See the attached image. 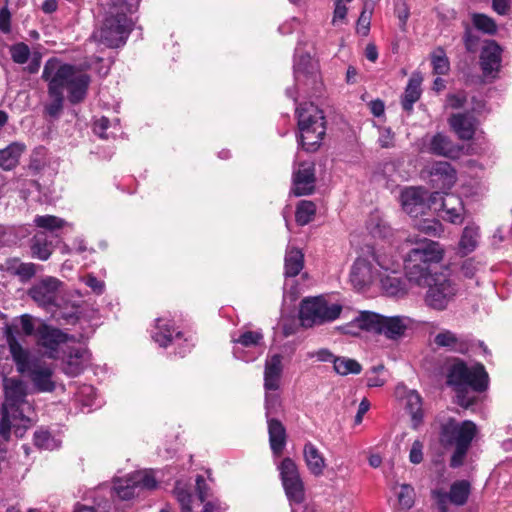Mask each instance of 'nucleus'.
Returning a JSON list of instances; mask_svg holds the SVG:
<instances>
[{
  "label": "nucleus",
  "mask_w": 512,
  "mask_h": 512,
  "mask_svg": "<svg viewBox=\"0 0 512 512\" xmlns=\"http://www.w3.org/2000/svg\"><path fill=\"white\" fill-rule=\"evenodd\" d=\"M288 499L294 503H301L304 500V485L301 478L283 485Z\"/></svg>",
  "instance_id": "58836bf2"
},
{
  "label": "nucleus",
  "mask_w": 512,
  "mask_h": 512,
  "mask_svg": "<svg viewBox=\"0 0 512 512\" xmlns=\"http://www.w3.org/2000/svg\"><path fill=\"white\" fill-rule=\"evenodd\" d=\"M8 345L17 371L27 374L37 391L52 392L55 390V382L52 380L54 374L52 365L31 355L29 350L23 348L13 336L8 338Z\"/></svg>",
  "instance_id": "423d86ee"
},
{
  "label": "nucleus",
  "mask_w": 512,
  "mask_h": 512,
  "mask_svg": "<svg viewBox=\"0 0 512 512\" xmlns=\"http://www.w3.org/2000/svg\"><path fill=\"white\" fill-rule=\"evenodd\" d=\"M400 198L403 210L411 217L418 218L431 209L437 210L440 193H430L422 187H408L402 191Z\"/></svg>",
  "instance_id": "9b49d317"
},
{
  "label": "nucleus",
  "mask_w": 512,
  "mask_h": 512,
  "mask_svg": "<svg viewBox=\"0 0 512 512\" xmlns=\"http://www.w3.org/2000/svg\"><path fill=\"white\" fill-rule=\"evenodd\" d=\"M428 288L425 302L428 306L443 310L457 292L456 285L447 274L439 272L426 286Z\"/></svg>",
  "instance_id": "f8f14e48"
},
{
  "label": "nucleus",
  "mask_w": 512,
  "mask_h": 512,
  "mask_svg": "<svg viewBox=\"0 0 512 512\" xmlns=\"http://www.w3.org/2000/svg\"><path fill=\"white\" fill-rule=\"evenodd\" d=\"M136 486L133 485L131 479L127 481L126 485L118 484L115 486V491L118 497L122 500H129L135 495Z\"/></svg>",
  "instance_id": "6e6d98bb"
},
{
  "label": "nucleus",
  "mask_w": 512,
  "mask_h": 512,
  "mask_svg": "<svg viewBox=\"0 0 512 512\" xmlns=\"http://www.w3.org/2000/svg\"><path fill=\"white\" fill-rule=\"evenodd\" d=\"M267 424L271 450L275 455H280L286 445V429L284 425L275 418H268Z\"/></svg>",
  "instance_id": "393cba45"
},
{
  "label": "nucleus",
  "mask_w": 512,
  "mask_h": 512,
  "mask_svg": "<svg viewBox=\"0 0 512 512\" xmlns=\"http://www.w3.org/2000/svg\"><path fill=\"white\" fill-rule=\"evenodd\" d=\"M84 283L90 287L96 294H102L105 288L103 281L97 279L94 275L89 274L84 279Z\"/></svg>",
  "instance_id": "680f3d73"
},
{
  "label": "nucleus",
  "mask_w": 512,
  "mask_h": 512,
  "mask_svg": "<svg viewBox=\"0 0 512 512\" xmlns=\"http://www.w3.org/2000/svg\"><path fill=\"white\" fill-rule=\"evenodd\" d=\"M341 311V305L330 304L323 297H314L301 302L299 318L301 325L309 328L337 319Z\"/></svg>",
  "instance_id": "9d476101"
},
{
  "label": "nucleus",
  "mask_w": 512,
  "mask_h": 512,
  "mask_svg": "<svg viewBox=\"0 0 512 512\" xmlns=\"http://www.w3.org/2000/svg\"><path fill=\"white\" fill-rule=\"evenodd\" d=\"M474 26L487 34H494L497 31L495 21L485 14H474L472 17Z\"/></svg>",
  "instance_id": "c03bdc74"
},
{
  "label": "nucleus",
  "mask_w": 512,
  "mask_h": 512,
  "mask_svg": "<svg viewBox=\"0 0 512 512\" xmlns=\"http://www.w3.org/2000/svg\"><path fill=\"white\" fill-rule=\"evenodd\" d=\"M283 356L274 354L265 361L264 389L265 391H276L280 387V379L283 372Z\"/></svg>",
  "instance_id": "6ab92c4d"
},
{
  "label": "nucleus",
  "mask_w": 512,
  "mask_h": 512,
  "mask_svg": "<svg viewBox=\"0 0 512 512\" xmlns=\"http://www.w3.org/2000/svg\"><path fill=\"white\" fill-rule=\"evenodd\" d=\"M438 428L439 443L444 447H455L450 459V466L458 468L463 465L464 459L477 434L475 423L465 420L459 423L456 419L446 415H438L435 419Z\"/></svg>",
  "instance_id": "39448f33"
},
{
  "label": "nucleus",
  "mask_w": 512,
  "mask_h": 512,
  "mask_svg": "<svg viewBox=\"0 0 512 512\" xmlns=\"http://www.w3.org/2000/svg\"><path fill=\"white\" fill-rule=\"evenodd\" d=\"M501 47L493 40L487 41L480 54V66L484 76H492L501 66Z\"/></svg>",
  "instance_id": "f3484780"
},
{
  "label": "nucleus",
  "mask_w": 512,
  "mask_h": 512,
  "mask_svg": "<svg viewBox=\"0 0 512 512\" xmlns=\"http://www.w3.org/2000/svg\"><path fill=\"white\" fill-rule=\"evenodd\" d=\"M300 145L307 152L319 149L326 133L323 112L313 103H305L297 108Z\"/></svg>",
  "instance_id": "6e6552de"
},
{
  "label": "nucleus",
  "mask_w": 512,
  "mask_h": 512,
  "mask_svg": "<svg viewBox=\"0 0 512 512\" xmlns=\"http://www.w3.org/2000/svg\"><path fill=\"white\" fill-rule=\"evenodd\" d=\"M34 442L35 445L40 448L51 449L53 447L54 439L51 437L49 432L38 431L34 434Z\"/></svg>",
  "instance_id": "5fc2aeb1"
},
{
  "label": "nucleus",
  "mask_w": 512,
  "mask_h": 512,
  "mask_svg": "<svg viewBox=\"0 0 512 512\" xmlns=\"http://www.w3.org/2000/svg\"><path fill=\"white\" fill-rule=\"evenodd\" d=\"M449 124L458 137L462 140H470L475 134V119L466 113L453 114L449 118Z\"/></svg>",
  "instance_id": "5701e85b"
},
{
  "label": "nucleus",
  "mask_w": 512,
  "mask_h": 512,
  "mask_svg": "<svg viewBox=\"0 0 512 512\" xmlns=\"http://www.w3.org/2000/svg\"><path fill=\"white\" fill-rule=\"evenodd\" d=\"M434 342L439 347L447 348L450 351L456 353H466L469 349V341L464 337H458L455 333L450 330H443L439 332Z\"/></svg>",
  "instance_id": "b1692460"
},
{
  "label": "nucleus",
  "mask_w": 512,
  "mask_h": 512,
  "mask_svg": "<svg viewBox=\"0 0 512 512\" xmlns=\"http://www.w3.org/2000/svg\"><path fill=\"white\" fill-rule=\"evenodd\" d=\"M26 146L20 142H12L7 147L0 149V169L11 171L15 169Z\"/></svg>",
  "instance_id": "a878e982"
},
{
  "label": "nucleus",
  "mask_w": 512,
  "mask_h": 512,
  "mask_svg": "<svg viewBox=\"0 0 512 512\" xmlns=\"http://www.w3.org/2000/svg\"><path fill=\"white\" fill-rule=\"evenodd\" d=\"M209 486L202 475L196 477V492L201 503H204L208 497Z\"/></svg>",
  "instance_id": "052dcab7"
},
{
  "label": "nucleus",
  "mask_w": 512,
  "mask_h": 512,
  "mask_svg": "<svg viewBox=\"0 0 512 512\" xmlns=\"http://www.w3.org/2000/svg\"><path fill=\"white\" fill-rule=\"evenodd\" d=\"M470 494V483L466 480L454 482L448 494H444L443 498H448L451 503L462 506L464 505Z\"/></svg>",
  "instance_id": "473e14b6"
},
{
  "label": "nucleus",
  "mask_w": 512,
  "mask_h": 512,
  "mask_svg": "<svg viewBox=\"0 0 512 512\" xmlns=\"http://www.w3.org/2000/svg\"><path fill=\"white\" fill-rule=\"evenodd\" d=\"M370 27V14H367L366 11H363L357 22V31L358 33L366 36L368 34Z\"/></svg>",
  "instance_id": "0e129e2a"
},
{
  "label": "nucleus",
  "mask_w": 512,
  "mask_h": 512,
  "mask_svg": "<svg viewBox=\"0 0 512 512\" xmlns=\"http://www.w3.org/2000/svg\"><path fill=\"white\" fill-rule=\"evenodd\" d=\"M294 73L296 81H301L304 78L315 82L318 76L316 64L308 54L297 59L294 65Z\"/></svg>",
  "instance_id": "7c9ffc66"
},
{
  "label": "nucleus",
  "mask_w": 512,
  "mask_h": 512,
  "mask_svg": "<svg viewBox=\"0 0 512 512\" xmlns=\"http://www.w3.org/2000/svg\"><path fill=\"white\" fill-rule=\"evenodd\" d=\"M303 455L309 471L315 476L322 475L326 466L325 459L316 446L310 442L306 443Z\"/></svg>",
  "instance_id": "cd10ccee"
},
{
  "label": "nucleus",
  "mask_w": 512,
  "mask_h": 512,
  "mask_svg": "<svg viewBox=\"0 0 512 512\" xmlns=\"http://www.w3.org/2000/svg\"><path fill=\"white\" fill-rule=\"evenodd\" d=\"M360 329L382 334L391 340L401 338L408 325L402 316H383L371 311H362L353 321Z\"/></svg>",
  "instance_id": "1a4fd4ad"
},
{
  "label": "nucleus",
  "mask_w": 512,
  "mask_h": 512,
  "mask_svg": "<svg viewBox=\"0 0 512 512\" xmlns=\"http://www.w3.org/2000/svg\"><path fill=\"white\" fill-rule=\"evenodd\" d=\"M378 142L382 148H389L394 145V133L390 128H380Z\"/></svg>",
  "instance_id": "13d9d810"
},
{
  "label": "nucleus",
  "mask_w": 512,
  "mask_h": 512,
  "mask_svg": "<svg viewBox=\"0 0 512 512\" xmlns=\"http://www.w3.org/2000/svg\"><path fill=\"white\" fill-rule=\"evenodd\" d=\"M368 228L374 237L380 238L387 237L391 231L390 227L384 221L380 219L375 220L374 218L370 219Z\"/></svg>",
  "instance_id": "09e8293b"
},
{
  "label": "nucleus",
  "mask_w": 512,
  "mask_h": 512,
  "mask_svg": "<svg viewBox=\"0 0 512 512\" xmlns=\"http://www.w3.org/2000/svg\"><path fill=\"white\" fill-rule=\"evenodd\" d=\"M304 266V255L297 248H290L285 256V275L287 277H295Z\"/></svg>",
  "instance_id": "2f4dec72"
},
{
  "label": "nucleus",
  "mask_w": 512,
  "mask_h": 512,
  "mask_svg": "<svg viewBox=\"0 0 512 512\" xmlns=\"http://www.w3.org/2000/svg\"><path fill=\"white\" fill-rule=\"evenodd\" d=\"M316 212L315 204L311 201L303 200L301 201L296 209L295 219L296 222L304 226L312 221Z\"/></svg>",
  "instance_id": "4c0bfd02"
},
{
  "label": "nucleus",
  "mask_w": 512,
  "mask_h": 512,
  "mask_svg": "<svg viewBox=\"0 0 512 512\" xmlns=\"http://www.w3.org/2000/svg\"><path fill=\"white\" fill-rule=\"evenodd\" d=\"M414 226L421 233L429 236H440L443 232L441 222L435 218H415Z\"/></svg>",
  "instance_id": "c9c22d12"
},
{
  "label": "nucleus",
  "mask_w": 512,
  "mask_h": 512,
  "mask_svg": "<svg viewBox=\"0 0 512 512\" xmlns=\"http://www.w3.org/2000/svg\"><path fill=\"white\" fill-rule=\"evenodd\" d=\"M372 280L373 270L371 263L364 258L356 259L350 272V281L352 285L357 290H361L367 287Z\"/></svg>",
  "instance_id": "4be33fe9"
},
{
  "label": "nucleus",
  "mask_w": 512,
  "mask_h": 512,
  "mask_svg": "<svg viewBox=\"0 0 512 512\" xmlns=\"http://www.w3.org/2000/svg\"><path fill=\"white\" fill-rule=\"evenodd\" d=\"M90 359L89 351L85 348L71 347L69 348L66 359L63 362V371L69 376L79 375L86 362Z\"/></svg>",
  "instance_id": "aec40b11"
},
{
  "label": "nucleus",
  "mask_w": 512,
  "mask_h": 512,
  "mask_svg": "<svg viewBox=\"0 0 512 512\" xmlns=\"http://www.w3.org/2000/svg\"><path fill=\"white\" fill-rule=\"evenodd\" d=\"M405 408L411 417L412 428L415 430L418 429L423 423L424 413L422 409V398L416 391L412 390L407 393Z\"/></svg>",
  "instance_id": "c85d7f7f"
},
{
  "label": "nucleus",
  "mask_w": 512,
  "mask_h": 512,
  "mask_svg": "<svg viewBox=\"0 0 512 512\" xmlns=\"http://www.w3.org/2000/svg\"><path fill=\"white\" fill-rule=\"evenodd\" d=\"M30 249L32 257L46 261L51 256L54 246L45 232H38L31 239Z\"/></svg>",
  "instance_id": "bb28decb"
},
{
  "label": "nucleus",
  "mask_w": 512,
  "mask_h": 512,
  "mask_svg": "<svg viewBox=\"0 0 512 512\" xmlns=\"http://www.w3.org/2000/svg\"><path fill=\"white\" fill-rule=\"evenodd\" d=\"M131 481L136 488L153 490L157 487V481L150 472H137L131 476Z\"/></svg>",
  "instance_id": "37998d69"
},
{
  "label": "nucleus",
  "mask_w": 512,
  "mask_h": 512,
  "mask_svg": "<svg viewBox=\"0 0 512 512\" xmlns=\"http://www.w3.org/2000/svg\"><path fill=\"white\" fill-rule=\"evenodd\" d=\"M99 6L104 18L96 37L110 48L123 45L132 31L133 22L128 14L137 10L136 0H99Z\"/></svg>",
  "instance_id": "7ed1b4c3"
},
{
  "label": "nucleus",
  "mask_w": 512,
  "mask_h": 512,
  "mask_svg": "<svg viewBox=\"0 0 512 512\" xmlns=\"http://www.w3.org/2000/svg\"><path fill=\"white\" fill-rule=\"evenodd\" d=\"M4 401L2 404V418L0 422V435L8 440L10 431L14 428L15 433L22 436L31 420L25 414L30 409L26 397L28 385L21 379L5 377L3 379Z\"/></svg>",
  "instance_id": "f03ea898"
},
{
  "label": "nucleus",
  "mask_w": 512,
  "mask_h": 512,
  "mask_svg": "<svg viewBox=\"0 0 512 512\" xmlns=\"http://www.w3.org/2000/svg\"><path fill=\"white\" fill-rule=\"evenodd\" d=\"M21 328L26 335H32L35 331L32 316L24 314L20 318Z\"/></svg>",
  "instance_id": "774afa93"
},
{
  "label": "nucleus",
  "mask_w": 512,
  "mask_h": 512,
  "mask_svg": "<svg viewBox=\"0 0 512 512\" xmlns=\"http://www.w3.org/2000/svg\"><path fill=\"white\" fill-rule=\"evenodd\" d=\"M437 212L442 211L443 220L453 224H461L464 220L465 208L462 199L455 194H440L437 202Z\"/></svg>",
  "instance_id": "2eb2a0df"
},
{
  "label": "nucleus",
  "mask_w": 512,
  "mask_h": 512,
  "mask_svg": "<svg viewBox=\"0 0 512 512\" xmlns=\"http://www.w3.org/2000/svg\"><path fill=\"white\" fill-rule=\"evenodd\" d=\"M415 245L404 257L405 278L411 285L426 287L439 273L432 266L442 259V249L428 239L417 240Z\"/></svg>",
  "instance_id": "20e7f679"
},
{
  "label": "nucleus",
  "mask_w": 512,
  "mask_h": 512,
  "mask_svg": "<svg viewBox=\"0 0 512 512\" xmlns=\"http://www.w3.org/2000/svg\"><path fill=\"white\" fill-rule=\"evenodd\" d=\"M448 104L453 109L462 108L466 102V96L464 93L449 94L447 96Z\"/></svg>",
  "instance_id": "69168bd1"
},
{
  "label": "nucleus",
  "mask_w": 512,
  "mask_h": 512,
  "mask_svg": "<svg viewBox=\"0 0 512 512\" xmlns=\"http://www.w3.org/2000/svg\"><path fill=\"white\" fill-rule=\"evenodd\" d=\"M414 498V488L409 484H402L398 494L399 504L405 509H410L414 504Z\"/></svg>",
  "instance_id": "49530a36"
},
{
  "label": "nucleus",
  "mask_w": 512,
  "mask_h": 512,
  "mask_svg": "<svg viewBox=\"0 0 512 512\" xmlns=\"http://www.w3.org/2000/svg\"><path fill=\"white\" fill-rule=\"evenodd\" d=\"M37 227L48 231H55L61 229L65 225V221L53 215L37 216L34 219Z\"/></svg>",
  "instance_id": "79ce46f5"
},
{
  "label": "nucleus",
  "mask_w": 512,
  "mask_h": 512,
  "mask_svg": "<svg viewBox=\"0 0 512 512\" xmlns=\"http://www.w3.org/2000/svg\"><path fill=\"white\" fill-rule=\"evenodd\" d=\"M333 368L337 374L342 376L350 373L359 374L362 370L361 365L356 360L346 357L335 358Z\"/></svg>",
  "instance_id": "e433bc0d"
},
{
  "label": "nucleus",
  "mask_w": 512,
  "mask_h": 512,
  "mask_svg": "<svg viewBox=\"0 0 512 512\" xmlns=\"http://www.w3.org/2000/svg\"><path fill=\"white\" fill-rule=\"evenodd\" d=\"M477 270L478 265L473 259H466L463 261L460 268L461 274L466 278H472Z\"/></svg>",
  "instance_id": "e2e57ef3"
},
{
  "label": "nucleus",
  "mask_w": 512,
  "mask_h": 512,
  "mask_svg": "<svg viewBox=\"0 0 512 512\" xmlns=\"http://www.w3.org/2000/svg\"><path fill=\"white\" fill-rule=\"evenodd\" d=\"M10 52L13 61L18 64L26 63L30 55L29 47L24 43L13 45Z\"/></svg>",
  "instance_id": "de8ad7c7"
},
{
  "label": "nucleus",
  "mask_w": 512,
  "mask_h": 512,
  "mask_svg": "<svg viewBox=\"0 0 512 512\" xmlns=\"http://www.w3.org/2000/svg\"><path fill=\"white\" fill-rule=\"evenodd\" d=\"M63 283L56 277L46 276L35 282L28 295L40 306L55 303Z\"/></svg>",
  "instance_id": "ddd939ff"
},
{
  "label": "nucleus",
  "mask_w": 512,
  "mask_h": 512,
  "mask_svg": "<svg viewBox=\"0 0 512 512\" xmlns=\"http://www.w3.org/2000/svg\"><path fill=\"white\" fill-rule=\"evenodd\" d=\"M479 237V229L474 225H468L464 228L459 246L464 253L472 252L477 244Z\"/></svg>",
  "instance_id": "f704fd0d"
},
{
  "label": "nucleus",
  "mask_w": 512,
  "mask_h": 512,
  "mask_svg": "<svg viewBox=\"0 0 512 512\" xmlns=\"http://www.w3.org/2000/svg\"><path fill=\"white\" fill-rule=\"evenodd\" d=\"M263 338V335L260 332L256 331H246L237 340H234L236 343H240L245 347L256 346L260 340Z\"/></svg>",
  "instance_id": "8fccbe9b"
},
{
  "label": "nucleus",
  "mask_w": 512,
  "mask_h": 512,
  "mask_svg": "<svg viewBox=\"0 0 512 512\" xmlns=\"http://www.w3.org/2000/svg\"><path fill=\"white\" fill-rule=\"evenodd\" d=\"M156 321L159 331L153 335V338L161 347H167L172 341V333L170 329L160 326V319H157Z\"/></svg>",
  "instance_id": "3c124183"
},
{
  "label": "nucleus",
  "mask_w": 512,
  "mask_h": 512,
  "mask_svg": "<svg viewBox=\"0 0 512 512\" xmlns=\"http://www.w3.org/2000/svg\"><path fill=\"white\" fill-rule=\"evenodd\" d=\"M422 80V76L418 73H414L409 79L402 99V107L405 111L410 112L413 104L419 100Z\"/></svg>",
  "instance_id": "c756f323"
},
{
  "label": "nucleus",
  "mask_w": 512,
  "mask_h": 512,
  "mask_svg": "<svg viewBox=\"0 0 512 512\" xmlns=\"http://www.w3.org/2000/svg\"><path fill=\"white\" fill-rule=\"evenodd\" d=\"M423 444L419 440H415L412 444L410 453H409V460L413 464H419L423 460Z\"/></svg>",
  "instance_id": "bf43d9fd"
},
{
  "label": "nucleus",
  "mask_w": 512,
  "mask_h": 512,
  "mask_svg": "<svg viewBox=\"0 0 512 512\" xmlns=\"http://www.w3.org/2000/svg\"><path fill=\"white\" fill-rule=\"evenodd\" d=\"M280 406V399L277 394L270 393V391H266L265 395V409H266V418H271L270 415L277 411V408Z\"/></svg>",
  "instance_id": "864d4df0"
},
{
  "label": "nucleus",
  "mask_w": 512,
  "mask_h": 512,
  "mask_svg": "<svg viewBox=\"0 0 512 512\" xmlns=\"http://www.w3.org/2000/svg\"><path fill=\"white\" fill-rule=\"evenodd\" d=\"M510 0H492V8L499 15H507L510 12Z\"/></svg>",
  "instance_id": "338daca9"
},
{
  "label": "nucleus",
  "mask_w": 512,
  "mask_h": 512,
  "mask_svg": "<svg viewBox=\"0 0 512 512\" xmlns=\"http://www.w3.org/2000/svg\"><path fill=\"white\" fill-rule=\"evenodd\" d=\"M174 494L180 503L182 512H193L191 507L192 495L188 490L182 487L179 482H177L175 485Z\"/></svg>",
  "instance_id": "a18cd8bd"
},
{
  "label": "nucleus",
  "mask_w": 512,
  "mask_h": 512,
  "mask_svg": "<svg viewBox=\"0 0 512 512\" xmlns=\"http://www.w3.org/2000/svg\"><path fill=\"white\" fill-rule=\"evenodd\" d=\"M42 78L48 82V94L51 98V102L45 106V111L54 118L58 117L63 109L64 89L68 91L69 101L77 104L85 99L90 83L89 75L55 58L46 62Z\"/></svg>",
  "instance_id": "f257e3e1"
},
{
  "label": "nucleus",
  "mask_w": 512,
  "mask_h": 512,
  "mask_svg": "<svg viewBox=\"0 0 512 512\" xmlns=\"http://www.w3.org/2000/svg\"><path fill=\"white\" fill-rule=\"evenodd\" d=\"M314 163L302 162L293 174L294 194L296 196L309 195L315 188Z\"/></svg>",
  "instance_id": "dca6fc26"
},
{
  "label": "nucleus",
  "mask_w": 512,
  "mask_h": 512,
  "mask_svg": "<svg viewBox=\"0 0 512 512\" xmlns=\"http://www.w3.org/2000/svg\"><path fill=\"white\" fill-rule=\"evenodd\" d=\"M381 285L385 293L390 296L404 295L408 290L407 280H402L396 274L382 278Z\"/></svg>",
  "instance_id": "72a5a7b5"
},
{
  "label": "nucleus",
  "mask_w": 512,
  "mask_h": 512,
  "mask_svg": "<svg viewBox=\"0 0 512 512\" xmlns=\"http://www.w3.org/2000/svg\"><path fill=\"white\" fill-rule=\"evenodd\" d=\"M430 177L434 188L450 189L456 182V171L450 163L439 161L432 165Z\"/></svg>",
  "instance_id": "a211bd4d"
},
{
  "label": "nucleus",
  "mask_w": 512,
  "mask_h": 512,
  "mask_svg": "<svg viewBox=\"0 0 512 512\" xmlns=\"http://www.w3.org/2000/svg\"><path fill=\"white\" fill-rule=\"evenodd\" d=\"M37 272V266L34 263H21L15 268V274L18 275L22 281L31 279Z\"/></svg>",
  "instance_id": "603ef678"
},
{
  "label": "nucleus",
  "mask_w": 512,
  "mask_h": 512,
  "mask_svg": "<svg viewBox=\"0 0 512 512\" xmlns=\"http://www.w3.org/2000/svg\"><path fill=\"white\" fill-rule=\"evenodd\" d=\"M280 474L283 485L293 482L300 478L298 469L294 461L290 458H285L280 465Z\"/></svg>",
  "instance_id": "ea45409f"
},
{
  "label": "nucleus",
  "mask_w": 512,
  "mask_h": 512,
  "mask_svg": "<svg viewBox=\"0 0 512 512\" xmlns=\"http://www.w3.org/2000/svg\"><path fill=\"white\" fill-rule=\"evenodd\" d=\"M429 151L437 156L454 159L460 156L462 147L454 144L449 137L437 133L430 140Z\"/></svg>",
  "instance_id": "412c9836"
},
{
  "label": "nucleus",
  "mask_w": 512,
  "mask_h": 512,
  "mask_svg": "<svg viewBox=\"0 0 512 512\" xmlns=\"http://www.w3.org/2000/svg\"><path fill=\"white\" fill-rule=\"evenodd\" d=\"M447 383L457 390V403L465 408L473 404V398L464 394L468 387L481 392L487 388L488 374L482 364L468 367L465 363L454 364L448 374Z\"/></svg>",
  "instance_id": "0eeeda50"
},
{
  "label": "nucleus",
  "mask_w": 512,
  "mask_h": 512,
  "mask_svg": "<svg viewBox=\"0 0 512 512\" xmlns=\"http://www.w3.org/2000/svg\"><path fill=\"white\" fill-rule=\"evenodd\" d=\"M433 71L438 75H445L450 69L449 60L442 48H438L431 56Z\"/></svg>",
  "instance_id": "a19ab883"
},
{
  "label": "nucleus",
  "mask_w": 512,
  "mask_h": 512,
  "mask_svg": "<svg viewBox=\"0 0 512 512\" xmlns=\"http://www.w3.org/2000/svg\"><path fill=\"white\" fill-rule=\"evenodd\" d=\"M465 48L468 52H476L478 48V44L480 38L477 34H475L471 29H466L464 37Z\"/></svg>",
  "instance_id": "4d7b16f0"
},
{
  "label": "nucleus",
  "mask_w": 512,
  "mask_h": 512,
  "mask_svg": "<svg viewBox=\"0 0 512 512\" xmlns=\"http://www.w3.org/2000/svg\"><path fill=\"white\" fill-rule=\"evenodd\" d=\"M36 333L38 344L45 349V355L51 359L59 357V346L69 339L66 333L47 324H41Z\"/></svg>",
  "instance_id": "4468645a"
}]
</instances>
